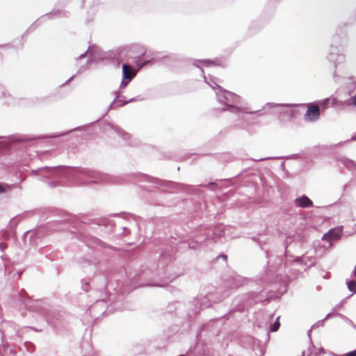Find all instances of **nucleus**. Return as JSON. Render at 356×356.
Segmentation results:
<instances>
[{
    "label": "nucleus",
    "instance_id": "19",
    "mask_svg": "<svg viewBox=\"0 0 356 356\" xmlns=\"http://www.w3.org/2000/svg\"><path fill=\"white\" fill-rule=\"evenodd\" d=\"M352 139L356 140V134L352 137Z\"/></svg>",
    "mask_w": 356,
    "mask_h": 356
},
{
    "label": "nucleus",
    "instance_id": "8",
    "mask_svg": "<svg viewBox=\"0 0 356 356\" xmlns=\"http://www.w3.org/2000/svg\"><path fill=\"white\" fill-rule=\"evenodd\" d=\"M279 318H280V317H277L275 322L270 326V332H275L279 329V327H280Z\"/></svg>",
    "mask_w": 356,
    "mask_h": 356
},
{
    "label": "nucleus",
    "instance_id": "17",
    "mask_svg": "<svg viewBox=\"0 0 356 356\" xmlns=\"http://www.w3.org/2000/svg\"><path fill=\"white\" fill-rule=\"evenodd\" d=\"M209 85H210V86H211L213 89H215V90H216V91H218V88H217V87H216V88H215V87H214V86H213L211 83H209ZM214 85H216V86H218V85L216 84V83H214Z\"/></svg>",
    "mask_w": 356,
    "mask_h": 356
},
{
    "label": "nucleus",
    "instance_id": "4",
    "mask_svg": "<svg viewBox=\"0 0 356 356\" xmlns=\"http://www.w3.org/2000/svg\"><path fill=\"white\" fill-rule=\"evenodd\" d=\"M296 206L301 208H307L312 206V201L306 195H302L295 200Z\"/></svg>",
    "mask_w": 356,
    "mask_h": 356
},
{
    "label": "nucleus",
    "instance_id": "21",
    "mask_svg": "<svg viewBox=\"0 0 356 356\" xmlns=\"http://www.w3.org/2000/svg\"><path fill=\"white\" fill-rule=\"evenodd\" d=\"M330 314H327L325 319H327L329 316H330Z\"/></svg>",
    "mask_w": 356,
    "mask_h": 356
},
{
    "label": "nucleus",
    "instance_id": "2",
    "mask_svg": "<svg viewBox=\"0 0 356 356\" xmlns=\"http://www.w3.org/2000/svg\"><path fill=\"white\" fill-rule=\"evenodd\" d=\"M320 117L319 108L316 105H309L305 114L304 119L306 122H314L318 120Z\"/></svg>",
    "mask_w": 356,
    "mask_h": 356
},
{
    "label": "nucleus",
    "instance_id": "14",
    "mask_svg": "<svg viewBox=\"0 0 356 356\" xmlns=\"http://www.w3.org/2000/svg\"><path fill=\"white\" fill-rule=\"evenodd\" d=\"M343 356H356V350L345 354Z\"/></svg>",
    "mask_w": 356,
    "mask_h": 356
},
{
    "label": "nucleus",
    "instance_id": "7",
    "mask_svg": "<svg viewBox=\"0 0 356 356\" xmlns=\"http://www.w3.org/2000/svg\"><path fill=\"white\" fill-rule=\"evenodd\" d=\"M9 94L3 86L0 84V99H6Z\"/></svg>",
    "mask_w": 356,
    "mask_h": 356
},
{
    "label": "nucleus",
    "instance_id": "12",
    "mask_svg": "<svg viewBox=\"0 0 356 356\" xmlns=\"http://www.w3.org/2000/svg\"><path fill=\"white\" fill-rule=\"evenodd\" d=\"M276 105L274 104H272V103H269V104H267L266 105V108H271V107H273V106H275ZM277 106H289V104H278Z\"/></svg>",
    "mask_w": 356,
    "mask_h": 356
},
{
    "label": "nucleus",
    "instance_id": "5",
    "mask_svg": "<svg viewBox=\"0 0 356 356\" xmlns=\"http://www.w3.org/2000/svg\"><path fill=\"white\" fill-rule=\"evenodd\" d=\"M136 75L131 67L126 64L122 65V78L130 81Z\"/></svg>",
    "mask_w": 356,
    "mask_h": 356
},
{
    "label": "nucleus",
    "instance_id": "3",
    "mask_svg": "<svg viewBox=\"0 0 356 356\" xmlns=\"http://www.w3.org/2000/svg\"><path fill=\"white\" fill-rule=\"evenodd\" d=\"M342 233V227H338L331 229L328 232L325 233L322 239L330 242V246L332 245V241L338 240L341 238Z\"/></svg>",
    "mask_w": 356,
    "mask_h": 356
},
{
    "label": "nucleus",
    "instance_id": "16",
    "mask_svg": "<svg viewBox=\"0 0 356 356\" xmlns=\"http://www.w3.org/2000/svg\"><path fill=\"white\" fill-rule=\"evenodd\" d=\"M4 192H6V189L1 185H0V193Z\"/></svg>",
    "mask_w": 356,
    "mask_h": 356
},
{
    "label": "nucleus",
    "instance_id": "15",
    "mask_svg": "<svg viewBox=\"0 0 356 356\" xmlns=\"http://www.w3.org/2000/svg\"><path fill=\"white\" fill-rule=\"evenodd\" d=\"M201 63H203L204 65H205V64H208V63H213V62L210 61V60H202V61H201Z\"/></svg>",
    "mask_w": 356,
    "mask_h": 356
},
{
    "label": "nucleus",
    "instance_id": "9",
    "mask_svg": "<svg viewBox=\"0 0 356 356\" xmlns=\"http://www.w3.org/2000/svg\"><path fill=\"white\" fill-rule=\"evenodd\" d=\"M348 288L350 291L356 292V282L354 281H350L347 283Z\"/></svg>",
    "mask_w": 356,
    "mask_h": 356
},
{
    "label": "nucleus",
    "instance_id": "13",
    "mask_svg": "<svg viewBox=\"0 0 356 356\" xmlns=\"http://www.w3.org/2000/svg\"><path fill=\"white\" fill-rule=\"evenodd\" d=\"M129 81H128V80H127V79H124L122 78V82H121L120 87H121V88H125V87L127 86V84L129 83Z\"/></svg>",
    "mask_w": 356,
    "mask_h": 356
},
{
    "label": "nucleus",
    "instance_id": "11",
    "mask_svg": "<svg viewBox=\"0 0 356 356\" xmlns=\"http://www.w3.org/2000/svg\"><path fill=\"white\" fill-rule=\"evenodd\" d=\"M346 104L348 106H351V105L356 106V93L353 97H352L346 101Z\"/></svg>",
    "mask_w": 356,
    "mask_h": 356
},
{
    "label": "nucleus",
    "instance_id": "20",
    "mask_svg": "<svg viewBox=\"0 0 356 356\" xmlns=\"http://www.w3.org/2000/svg\"><path fill=\"white\" fill-rule=\"evenodd\" d=\"M313 263H314V259H312V260L310 261V265H312Z\"/></svg>",
    "mask_w": 356,
    "mask_h": 356
},
{
    "label": "nucleus",
    "instance_id": "10",
    "mask_svg": "<svg viewBox=\"0 0 356 356\" xmlns=\"http://www.w3.org/2000/svg\"><path fill=\"white\" fill-rule=\"evenodd\" d=\"M99 49L98 48H92L90 50L88 51V54L90 55V56L93 57L94 59L95 58V53H98Z\"/></svg>",
    "mask_w": 356,
    "mask_h": 356
},
{
    "label": "nucleus",
    "instance_id": "18",
    "mask_svg": "<svg viewBox=\"0 0 356 356\" xmlns=\"http://www.w3.org/2000/svg\"><path fill=\"white\" fill-rule=\"evenodd\" d=\"M329 101V99H325L322 102V104L325 105L327 102Z\"/></svg>",
    "mask_w": 356,
    "mask_h": 356
},
{
    "label": "nucleus",
    "instance_id": "1",
    "mask_svg": "<svg viewBox=\"0 0 356 356\" xmlns=\"http://www.w3.org/2000/svg\"><path fill=\"white\" fill-rule=\"evenodd\" d=\"M218 91H216V95L218 97V99L219 103L222 104H225L226 106L225 108H222V111L230 109L232 112H234L237 111L238 108L232 106V104L236 103L239 99V97L227 90H222L219 86H217Z\"/></svg>",
    "mask_w": 356,
    "mask_h": 356
},
{
    "label": "nucleus",
    "instance_id": "6",
    "mask_svg": "<svg viewBox=\"0 0 356 356\" xmlns=\"http://www.w3.org/2000/svg\"><path fill=\"white\" fill-rule=\"evenodd\" d=\"M330 60L333 61L334 67L337 68L340 65L343 64L346 62V56L343 54H338L336 59L334 60L331 55Z\"/></svg>",
    "mask_w": 356,
    "mask_h": 356
}]
</instances>
